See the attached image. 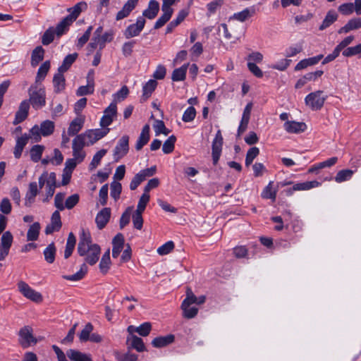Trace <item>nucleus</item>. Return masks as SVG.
<instances>
[{
	"mask_svg": "<svg viewBox=\"0 0 361 361\" xmlns=\"http://www.w3.org/2000/svg\"><path fill=\"white\" fill-rule=\"evenodd\" d=\"M44 149V147L42 145H34L30 149V158L32 161L34 162L39 161L41 159Z\"/></svg>",
	"mask_w": 361,
	"mask_h": 361,
	"instance_id": "41",
	"label": "nucleus"
},
{
	"mask_svg": "<svg viewBox=\"0 0 361 361\" xmlns=\"http://www.w3.org/2000/svg\"><path fill=\"white\" fill-rule=\"evenodd\" d=\"M137 334L141 336H147L149 334L152 329V324L149 322H145L137 327Z\"/></svg>",
	"mask_w": 361,
	"mask_h": 361,
	"instance_id": "58",
	"label": "nucleus"
},
{
	"mask_svg": "<svg viewBox=\"0 0 361 361\" xmlns=\"http://www.w3.org/2000/svg\"><path fill=\"white\" fill-rule=\"evenodd\" d=\"M40 130L42 135H49L54 132V124L52 121H45L41 124Z\"/></svg>",
	"mask_w": 361,
	"mask_h": 361,
	"instance_id": "47",
	"label": "nucleus"
},
{
	"mask_svg": "<svg viewBox=\"0 0 361 361\" xmlns=\"http://www.w3.org/2000/svg\"><path fill=\"white\" fill-rule=\"evenodd\" d=\"M272 185L273 182H269L267 186H266V188L262 191V197L264 199H271L273 201H275L276 197V191L273 190Z\"/></svg>",
	"mask_w": 361,
	"mask_h": 361,
	"instance_id": "45",
	"label": "nucleus"
},
{
	"mask_svg": "<svg viewBox=\"0 0 361 361\" xmlns=\"http://www.w3.org/2000/svg\"><path fill=\"white\" fill-rule=\"evenodd\" d=\"M56 33L53 27H50L45 31L42 38V43L44 45H48L51 43L54 39V34Z\"/></svg>",
	"mask_w": 361,
	"mask_h": 361,
	"instance_id": "53",
	"label": "nucleus"
},
{
	"mask_svg": "<svg viewBox=\"0 0 361 361\" xmlns=\"http://www.w3.org/2000/svg\"><path fill=\"white\" fill-rule=\"evenodd\" d=\"M316 63V57H312L300 61L295 67V71H300Z\"/></svg>",
	"mask_w": 361,
	"mask_h": 361,
	"instance_id": "57",
	"label": "nucleus"
},
{
	"mask_svg": "<svg viewBox=\"0 0 361 361\" xmlns=\"http://www.w3.org/2000/svg\"><path fill=\"white\" fill-rule=\"evenodd\" d=\"M49 68L50 62L49 61H44L38 69L34 85H39L45 78Z\"/></svg>",
	"mask_w": 361,
	"mask_h": 361,
	"instance_id": "33",
	"label": "nucleus"
},
{
	"mask_svg": "<svg viewBox=\"0 0 361 361\" xmlns=\"http://www.w3.org/2000/svg\"><path fill=\"white\" fill-rule=\"evenodd\" d=\"M44 55V49L41 46L37 47L32 52L31 66L33 67L37 66L43 60Z\"/></svg>",
	"mask_w": 361,
	"mask_h": 361,
	"instance_id": "32",
	"label": "nucleus"
},
{
	"mask_svg": "<svg viewBox=\"0 0 361 361\" xmlns=\"http://www.w3.org/2000/svg\"><path fill=\"white\" fill-rule=\"evenodd\" d=\"M85 123V116H79L74 118L68 128V136L75 135L83 127Z\"/></svg>",
	"mask_w": 361,
	"mask_h": 361,
	"instance_id": "17",
	"label": "nucleus"
},
{
	"mask_svg": "<svg viewBox=\"0 0 361 361\" xmlns=\"http://www.w3.org/2000/svg\"><path fill=\"white\" fill-rule=\"evenodd\" d=\"M124 236L122 233H118L112 240V257L116 258L118 257L124 247Z\"/></svg>",
	"mask_w": 361,
	"mask_h": 361,
	"instance_id": "16",
	"label": "nucleus"
},
{
	"mask_svg": "<svg viewBox=\"0 0 361 361\" xmlns=\"http://www.w3.org/2000/svg\"><path fill=\"white\" fill-rule=\"evenodd\" d=\"M149 130L150 128L148 124H146L142 128V132L135 145V149L137 151L140 150L148 142L149 140Z\"/></svg>",
	"mask_w": 361,
	"mask_h": 361,
	"instance_id": "22",
	"label": "nucleus"
},
{
	"mask_svg": "<svg viewBox=\"0 0 361 361\" xmlns=\"http://www.w3.org/2000/svg\"><path fill=\"white\" fill-rule=\"evenodd\" d=\"M93 330V326L91 323H87L79 334L80 341L82 342L87 341Z\"/></svg>",
	"mask_w": 361,
	"mask_h": 361,
	"instance_id": "48",
	"label": "nucleus"
},
{
	"mask_svg": "<svg viewBox=\"0 0 361 361\" xmlns=\"http://www.w3.org/2000/svg\"><path fill=\"white\" fill-rule=\"evenodd\" d=\"M109 130V128L92 129L86 130L85 133H81L76 137L80 138V140L83 141V142L88 146L93 145L97 141L106 136Z\"/></svg>",
	"mask_w": 361,
	"mask_h": 361,
	"instance_id": "4",
	"label": "nucleus"
},
{
	"mask_svg": "<svg viewBox=\"0 0 361 361\" xmlns=\"http://www.w3.org/2000/svg\"><path fill=\"white\" fill-rule=\"evenodd\" d=\"M259 154V149L257 147H251L247 152L245 157V165L249 166L253 161V160Z\"/></svg>",
	"mask_w": 361,
	"mask_h": 361,
	"instance_id": "49",
	"label": "nucleus"
},
{
	"mask_svg": "<svg viewBox=\"0 0 361 361\" xmlns=\"http://www.w3.org/2000/svg\"><path fill=\"white\" fill-rule=\"evenodd\" d=\"M176 137L174 135H171L164 143L162 150L165 154H170L174 149V145Z\"/></svg>",
	"mask_w": 361,
	"mask_h": 361,
	"instance_id": "44",
	"label": "nucleus"
},
{
	"mask_svg": "<svg viewBox=\"0 0 361 361\" xmlns=\"http://www.w3.org/2000/svg\"><path fill=\"white\" fill-rule=\"evenodd\" d=\"M361 28V18H354L349 20L347 23L338 30V34L348 33L352 30Z\"/></svg>",
	"mask_w": 361,
	"mask_h": 361,
	"instance_id": "19",
	"label": "nucleus"
},
{
	"mask_svg": "<svg viewBox=\"0 0 361 361\" xmlns=\"http://www.w3.org/2000/svg\"><path fill=\"white\" fill-rule=\"evenodd\" d=\"M181 309L183 310V315L187 319L194 318L198 313V308L195 307L183 306L181 305Z\"/></svg>",
	"mask_w": 361,
	"mask_h": 361,
	"instance_id": "51",
	"label": "nucleus"
},
{
	"mask_svg": "<svg viewBox=\"0 0 361 361\" xmlns=\"http://www.w3.org/2000/svg\"><path fill=\"white\" fill-rule=\"evenodd\" d=\"M38 194L37 185L36 182H32L29 184V188L25 195V205L30 206L35 200Z\"/></svg>",
	"mask_w": 361,
	"mask_h": 361,
	"instance_id": "28",
	"label": "nucleus"
},
{
	"mask_svg": "<svg viewBox=\"0 0 361 361\" xmlns=\"http://www.w3.org/2000/svg\"><path fill=\"white\" fill-rule=\"evenodd\" d=\"M129 93L128 88L126 86H123L121 89L114 94V102H120L126 99Z\"/></svg>",
	"mask_w": 361,
	"mask_h": 361,
	"instance_id": "61",
	"label": "nucleus"
},
{
	"mask_svg": "<svg viewBox=\"0 0 361 361\" xmlns=\"http://www.w3.org/2000/svg\"><path fill=\"white\" fill-rule=\"evenodd\" d=\"M189 65L188 63H185L180 68H176L172 73V80L176 82L184 80L186 78V73Z\"/></svg>",
	"mask_w": 361,
	"mask_h": 361,
	"instance_id": "29",
	"label": "nucleus"
},
{
	"mask_svg": "<svg viewBox=\"0 0 361 361\" xmlns=\"http://www.w3.org/2000/svg\"><path fill=\"white\" fill-rule=\"evenodd\" d=\"M29 104L35 109L42 108L46 104V94L44 88L39 85H32L28 90Z\"/></svg>",
	"mask_w": 361,
	"mask_h": 361,
	"instance_id": "3",
	"label": "nucleus"
},
{
	"mask_svg": "<svg viewBox=\"0 0 361 361\" xmlns=\"http://www.w3.org/2000/svg\"><path fill=\"white\" fill-rule=\"evenodd\" d=\"M145 19L142 16L137 18L135 23L131 24L127 27L124 31V36L126 39H130L133 37L138 36L145 24Z\"/></svg>",
	"mask_w": 361,
	"mask_h": 361,
	"instance_id": "10",
	"label": "nucleus"
},
{
	"mask_svg": "<svg viewBox=\"0 0 361 361\" xmlns=\"http://www.w3.org/2000/svg\"><path fill=\"white\" fill-rule=\"evenodd\" d=\"M78 57V54H68L65 57L61 66L58 68L59 72H66Z\"/></svg>",
	"mask_w": 361,
	"mask_h": 361,
	"instance_id": "35",
	"label": "nucleus"
},
{
	"mask_svg": "<svg viewBox=\"0 0 361 361\" xmlns=\"http://www.w3.org/2000/svg\"><path fill=\"white\" fill-rule=\"evenodd\" d=\"M17 286L18 291L27 299L36 303L41 302L43 300L42 294L32 289L26 282L19 281Z\"/></svg>",
	"mask_w": 361,
	"mask_h": 361,
	"instance_id": "6",
	"label": "nucleus"
},
{
	"mask_svg": "<svg viewBox=\"0 0 361 361\" xmlns=\"http://www.w3.org/2000/svg\"><path fill=\"white\" fill-rule=\"evenodd\" d=\"M145 180L144 176L140 172L137 173L130 183V188L131 190H135L138 185Z\"/></svg>",
	"mask_w": 361,
	"mask_h": 361,
	"instance_id": "62",
	"label": "nucleus"
},
{
	"mask_svg": "<svg viewBox=\"0 0 361 361\" xmlns=\"http://www.w3.org/2000/svg\"><path fill=\"white\" fill-rule=\"evenodd\" d=\"M111 217V209L109 207L103 208L96 216L95 222L97 228L102 230L109 222Z\"/></svg>",
	"mask_w": 361,
	"mask_h": 361,
	"instance_id": "14",
	"label": "nucleus"
},
{
	"mask_svg": "<svg viewBox=\"0 0 361 361\" xmlns=\"http://www.w3.org/2000/svg\"><path fill=\"white\" fill-rule=\"evenodd\" d=\"M111 264V261L110 258V250L108 249L102 255L101 261L99 262V267L101 273L103 274H107L110 269Z\"/></svg>",
	"mask_w": 361,
	"mask_h": 361,
	"instance_id": "25",
	"label": "nucleus"
},
{
	"mask_svg": "<svg viewBox=\"0 0 361 361\" xmlns=\"http://www.w3.org/2000/svg\"><path fill=\"white\" fill-rule=\"evenodd\" d=\"M44 256L47 262L52 264L55 260L56 247L54 243L49 244L44 250Z\"/></svg>",
	"mask_w": 361,
	"mask_h": 361,
	"instance_id": "40",
	"label": "nucleus"
},
{
	"mask_svg": "<svg viewBox=\"0 0 361 361\" xmlns=\"http://www.w3.org/2000/svg\"><path fill=\"white\" fill-rule=\"evenodd\" d=\"M338 18V15L334 11H329L325 18L324 19L322 25L319 27L320 30H324L326 27H329L332 23H334Z\"/></svg>",
	"mask_w": 361,
	"mask_h": 361,
	"instance_id": "39",
	"label": "nucleus"
},
{
	"mask_svg": "<svg viewBox=\"0 0 361 361\" xmlns=\"http://www.w3.org/2000/svg\"><path fill=\"white\" fill-rule=\"evenodd\" d=\"M87 4L85 1H80L76 4L73 7L69 8L68 11L70 13L66 17H65L56 27L54 29L57 36H61L68 30L69 26L75 21L80 13L86 10Z\"/></svg>",
	"mask_w": 361,
	"mask_h": 361,
	"instance_id": "2",
	"label": "nucleus"
},
{
	"mask_svg": "<svg viewBox=\"0 0 361 361\" xmlns=\"http://www.w3.org/2000/svg\"><path fill=\"white\" fill-rule=\"evenodd\" d=\"M223 145V137L221 130H218L212 142V159L216 165L220 158Z\"/></svg>",
	"mask_w": 361,
	"mask_h": 361,
	"instance_id": "12",
	"label": "nucleus"
},
{
	"mask_svg": "<svg viewBox=\"0 0 361 361\" xmlns=\"http://www.w3.org/2000/svg\"><path fill=\"white\" fill-rule=\"evenodd\" d=\"M353 174V171H352L350 169H345V170L339 171L335 177V180L337 183H341V182L348 180L351 178Z\"/></svg>",
	"mask_w": 361,
	"mask_h": 361,
	"instance_id": "43",
	"label": "nucleus"
},
{
	"mask_svg": "<svg viewBox=\"0 0 361 361\" xmlns=\"http://www.w3.org/2000/svg\"><path fill=\"white\" fill-rule=\"evenodd\" d=\"M108 185H104L101 189L99 190V202L102 205H105L107 202L108 198Z\"/></svg>",
	"mask_w": 361,
	"mask_h": 361,
	"instance_id": "63",
	"label": "nucleus"
},
{
	"mask_svg": "<svg viewBox=\"0 0 361 361\" xmlns=\"http://www.w3.org/2000/svg\"><path fill=\"white\" fill-rule=\"evenodd\" d=\"M94 92V82L89 83L85 86H80L76 92V94L78 96H83L87 94H90Z\"/></svg>",
	"mask_w": 361,
	"mask_h": 361,
	"instance_id": "54",
	"label": "nucleus"
},
{
	"mask_svg": "<svg viewBox=\"0 0 361 361\" xmlns=\"http://www.w3.org/2000/svg\"><path fill=\"white\" fill-rule=\"evenodd\" d=\"M129 137L123 135L118 142L114 150V158L116 161H118L128 152L129 149Z\"/></svg>",
	"mask_w": 361,
	"mask_h": 361,
	"instance_id": "9",
	"label": "nucleus"
},
{
	"mask_svg": "<svg viewBox=\"0 0 361 361\" xmlns=\"http://www.w3.org/2000/svg\"><path fill=\"white\" fill-rule=\"evenodd\" d=\"M65 78L63 72H59L54 75L53 78V83L54 86V91L56 93L61 92L65 88Z\"/></svg>",
	"mask_w": 361,
	"mask_h": 361,
	"instance_id": "31",
	"label": "nucleus"
},
{
	"mask_svg": "<svg viewBox=\"0 0 361 361\" xmlns=\"http://www.w3.org/2000/svg\"><path fill=\"white\" fill-rule=\"evenodd\" d=\"M40 228L41 227L39 222H35L33 224H32L27 232V240H37L39 238Z\"/></svg>",
	"mask_w": 361,
	"mask_h": 361,
	"instance_id": "34",
	"label": "nucleus"
},
{
	"mask_svg": "<svg viewBox=\"0 0 361 361\" xmlns=\"http://www.w3.org/2000/svg\"><path fill=\"white\" fill-rule=\"evenodd\" d=\"M107 150L102 149L99 151H98L93 157V159L90 164L89 169L90 170H94L95 169L98 165L100 164V161L104 157V156L106 154Z\"/></svg>",
	"mask_w": 361,
	"mask_h": 361,
	"instance_id": "42",
	"label": "nucleus"
},
{
	"mask_svg": "<svg viewBox=\"0 0 361 361\" xmlns=\"http://www.w3.org/2000/svg\"><path fill=\"white\" fill-rule=\"evenodd\" d=\"M66 355L72 361H92L90 355L73 349L67 350Z\"/></svg>",
	"mask_w": 361,
	"mask_h": 361,
	"instance_id": "23",
	"label": "nucleus"
},
{
	"mask_svg": "<svg viewBox=\"0 0 361 361\" xmlns=\"http://www.w3.org/2000/svg\"><path fill=\"white\" fill-rule=\"evenodd\" d=\"M127 343L138 352L145 350V346L142 338L137 336H128Z\"/></svg>",
	"mask_w": 361,
	"mask_h": 361,
	"instance_id": "24",
	"label": "nucleus"
},
{
	"mask_svg": "<svg viewBox=\"0 0 361 361\" xmlns=\"http://www.w3.org/2000/svg\"><path fill=\"white\" fill-rule=\"evenodd\" d=\"M85 145L83 141H81L80 138L78 137H75L73 140V159H76L78 163H81L86 156L85 152L83 150Z\"/></svg>",
	"mask_w": 361,
	"mask_h": 361,
	"instance_id": "13",
	"label": "nucleus"
},
{
	"mask_svg": "<svg viewBox=\"0 0 361 361\" xmlns=\"http://www.w3.org/2000/svg\"><path fill=\"white\" fill-rule=\"evenodd\" d=\"M135 44V41H130L123 44L122 52L126 57H128L132 54Z\"/></svg>",
	"mask_w": 361,
	"mask_h": 361,
	"instance_id": "64",
	"label": "nucleus"
},
{
	"mask_svg": "<svg viewBox=\"0 0 361 361\" xmlns=\"http://www.w3.org/2000/svg\"><path fill=\"white\" fill-rule=\"evenodd\" d=\"M338 11L343 15L348 16L353 13L354 4L353 3H345L339 6Z\"/></svg>",
	"mask_w": 361,
	"mask_h": 361,
	"instance_id": "59",
	"label": "nucleus"
},
{
	"mask_svg": "<svg viewBox=\"0 0 361 361\" xmlns=\"http://www.w3.org/2000/svg\"><path fill=\"white\" fill-rule=\"evenodd\" d=\"M255 13V8H245L243 11L235 13L231 18V19H234L238 20L240 22H245L248 18H251Z\"/></svg>",
	"mask_w": 361,
	"mask_h": 361,
	"instance_id": "30",
	"label": "nucleus"
},
{
	"mask_svg": "<svg viewBox=\"0 0 361 361\" xmlns=\"http://www.w3.org/2000/svg\"><path fill=\"white\" fill-rule=\"evenodd\" d=\"M284 128L288 133H298L305 130V124L296 121H287L284 123Z\"/></svg>",
	"mask_w": 361,
	"mask_h": 361,
	"instance_id": "27",
	"label": "nucleus"
},
{
	"mask_svg": "<svg viewBox=\"0 0 361 361\" xmlns=\"http://www.w3.org/2000/svg\"><path fill=\"white\" fill-rule=\"evenodd\" d=\"M12 206L10 200L7 198H3L0 202V211L4 214H9L11 212Z\"/></svg>",
	"mask_w": 361,
	"mask_h": 361,
	"instance_id": "60",
	"label": "nucleus"
},
{
	"mask_svg": "<svg viewBox=\"0 0 361 361\" xmlns=\"http://www.w3.org/2000/svg\"><path fill=\"white\" fill-rule=\"evenodd\" d=\"M30 136L26 133L16 139V144L13 151L14 157L16 159H19L20 157L24 147L27 145Z\"/></svg>",
	"mask_w": 361,
	"mask_h": 361,
	"instance_id": "21",
	"label": "nucleus"
},
{
	"mask_svg": "<svg viewBox=\"0 0 361 361\" xmlns=\"http://www.w3.org/2000/svg\"><path fill=\"white\" fill-rule=\"evenodd\" d=\"M32 329L29 326H25L19 330V343L23 348H27L31 345H35L38 339L34 337Z\"/></svg>",
	"mask_w": 361,
	"mask_h": 361,
	"instance_id": "7",
	"label": "nucleus"
},
{
	"mask_svg": "<svg viewBox=\"0 0 361 361\" xmlns=\"http://www.w3.org/2000/svg\"><path fill=\"white\" fill-rule=\"evenodd\" d=\"M66 194L63 192H59L55 195L54 197V205L55 207L63 211L64 209H73L79 202L80 197L78 194H73L69 196L63 203Z\"/></svg>",
	"mask_w": 361,
	"mask_h": 361,
	"instance_id": "5",
	"label": "nucleus"
},
{
	"mask_svg": "<svg viewBox=\"0 0 361 361\" xmlns=\"http://www.w3.org/2000/svg\"><path fill=\"white\" fill-rule=\"evenodd\" d=\"M174 341V336L172 334L167 335L166 336L157 337L152 341V345L154 348H162L167 345L173 343Z\"/></svg>",
	"mask_w": 361,
	"mask_h": 361,
	"instance_id": "26",
	"label": "nucleus"
},
{
	"mask_svg": "<svg viewBox=\"0 0 361 361\" xmlns=\"http://www.w3.org/2000/svg\"><path fill=\"white\" fill-rule=\"evenodd\" d=\"M122 190V185L119 182L114 181L111 183V196L115 200H118Z\"/></svg>",
	"mask_w": 361,
	"mask_h": 361,
	"instance_id": "50",
	"label": "nucleus"
},
{
	"mask_svg": "<svg viewBox=\"0 0 361 361\" xmlns=\"http://www.w3.org/2000/svg\"><path fill=\"white\" fill-rule=\"evenodd\" d=\"M117 115V106L115 102H112L104 111V115L100 120V126L102 128L108 127L111 124Z\"/></svg>",
	"mask_w": 361,
	"mask_h": 361,
	"instance_id": "11",
	"label": "nucleus"
},
{
	"mask_svg": "<svg viewBox=\"0 0 361 361\" xmlns=\"http://www.w3.org/2000/svg\"><path fill=\"white\" fill-rule=\"evenodd\" d=\"M163 13L158 18L154 24V29H159L164 26L171 18L173 14V10L161 9Z\"/></svg>",
	"mask_w": 361,
	"mask_h": 361,
	"instance_id": "36",
	"label": "nucleus"
},
{
	"mask_svg": "<svg viewBox=\"0 0 361 361\" xmlns=\"http://www.w3.org/2000/svg\"><path fill=\"white\" fill-rule=\"evenodd\" d=\"M30 108V104L27 100H23L18 108L15 116V119L13 122L14 125H17L21 122H23L28 115V110Z\"/></svg>",
	"mask_w": 361,
	"mask_h": 361,
	"instance_id": "15",
	"label": "nucleus"
},
{
	"mask_svg": "<svg viewBox=\"0 0 361 361\" xmlns=\"http://www.w3.org/2000/svg\"><path fill=\"white\" fill-rule=\"evenodd\" d=\"M159 11V4L156 0H151L148 4V7L142 12V17L148 19H154Z\"/></svg>",
	"mask_w": 361,
	"mask_h": 361,
	"instance_id": "20",
	"label": "nucleus"
},
{
	"mask_svg": "<svg viewBox=\"0 0 361 361\" xmlns=\"http://www.w3.org/2000/svg\"><path fill=\"white\" fill-rule=\"evenodd\" d=\"M197 298L192 293V290L190 288H188L186 290V298L183 301V306H190L192 304H197Z\"/></svg>",
	"mask_w": 361,
	"mask_h": 361,
	"instance_id": "52",
	"label": "nucleus"
},
{
	"mask_svg": "<svg viewBox=\"0 0 361 361\" xmlns=\"http://www.w3.org/2000/svg\"><path fill=\"white\" fill-rule=\"evenodd\" d=\"M139 0H128L123 6L122 9L116 14V20H122L129 16L130 12L135 8Z\"/></svg>",
	"mask_w": 361,
	"mask_h": 361,
	"instance_id": "18",
	"label": "nucleus"
},
{
	"mask_svg": "<svg viewBox=\"0 0 361 361\" xmlns=\"http://www.w3.org/2000/svg\"><path fill=\"white\" fill-rule=\"evenodd\" d=\"M78 253L84 259V263L81 265L80 270L72 275H64L63 278L68 281H78L82 279L87 273L88 264L94 265L99 260L101 254L100 246L93 243L91 235L84 230L80 235L79 243L77 247Z\"/></svg>",
	"mask_w": 361,
	"mask_h": 361,
	"instance_id": "1",
	"label": "nucleus"
},
{
	"mask_svg": "<svg viewBox=\"0 0 361 361\" xmlns=\"http://www.w3.org/2000/svg\"><path fill=\"white\" fill-rule=\"evenodd\" d=\"M196 116V110L193 106L188 107L183 113L182 119L184 122H190Z\"/></svg>",
	"mask_w": 361,
	"mask_h": 361,
	"instance_id": "56",
	"label": "nucleus"
},
{
	"mask_svg": "<svg viewBox=\"0 0 361 361\" xmlns=\"http://www.w3.org/2000/svg\"><path fill=\"white\" fill-rule=\"evenodd\" d=\"M133 209V207H128L126 208L125 212L122 214L121 219H120V222H119V226H120L121 229H123L126 225H128L129 224L130 214L132 213Z\"/></svg>",
	"mask_w": 361,
	"mask_h": 361,
	"instance_id": "46",
	"label": "nucleus"
},
{
	"mask_svg": "<svg viewBox=\"0 0 361 361\" xmlns=\"http://www.w3.org/2000/svg\"><path fill=\"white\" fill-rule=\"evenodd\" d=\"M316 185V181H306L303 183H296L293 185L291 189L288 190V194L291 195L293 191L297 190H307L314 188Z\"/></svg>",
	"mask_w": 361,
	"mask_h": 361,
	"instance_id": "37",
	"label": "nucleus"
},
{
	"mask_svg": "<svg viewBox=\"0 0 361 361\" xmlns=\"http://www.w3.org/2000/svg\"><path fill=\"white\" fill-rule=\"evenodd\" d=\"M174 249L173 241H168L157 249V252L160 255H165L170 253Z\"/></svg>",
	"mask_w": 361,
	"mask_h": 361,
	"instance_id": "55",
	"label": "nucleus"
},
{
	"mask_svg": "<svg viewBox=\"0 0 361 361\" xmlns=\"http://www.w3.org/2000/svg\"><path fill=\"white\" fill-rule=\"evenodd\" d=\"M157 86V82L155 80H149L143 86L142 97L145 100H146L151 96L152 93L154 91Z\"/></svg>",
	"mask_w": 361,
	"mask_h": 361,
	"instance_id": "38",
	"label": "nucleus"
},
{
	"mask_svg": "<svg viewBox=\"0 0 361 361\" xmlns=\"http://www.w3.org/2000/svg\"><path fill=\"white\" fill-rule=\"evenodd\" d=\"M13 240V236L10 231H7L2 234L1 238L0 261H4L8 256Z\"/></svg>",
	"mask_w": 361,
	"mask_h": 361,
	"instance_id": "8",
	"label": "nucleus"
}]
</instances>
